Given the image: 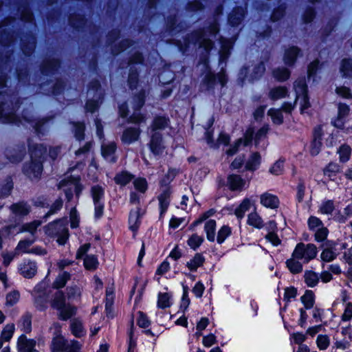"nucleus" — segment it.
Returning <instances> with one entry per match:
<instances>
[{
  "label": "nucleus",
  "instance_id": "nucleus-1",
  "mask_svg": "<svg viewBox=\"0 0 352 352\" xmlns=\"http://www.w3.org/2000/svg\"><path fill=\"white\" fill-rule=\"evenodd\" d=\"M4 102L0 104V122L12 123L16 125L25 124L24 122L31 124L37 134L43 133V128L45 129L47 125L48 120L42 119L35 122L30 118L24 116L22 118H19L14 112L16 109L19 107V100L15 94H8L5 92L3 95Z\"/></svg>",
  "mask_w": 352,
  "mask_h": 352
},
{
  "label": "nucleus",
  "instance_id": "nucleus-2",
  "mask_svg": "<svg viewBox=\"0 0 352 352\" xmlns=\"http://www.w3.org/2000/svg\"><path fill=\"white\" fill-rule=\"evenodd\" d=\"M29 150L31 161L25 164L23 173L30 179H38L43 170V162L47 149L42 144L32 145L29 143Z\"/></svg>",
  "mask_w": 352,
  "mask_h": 352
},
{
  "label": "nucleus",
  "instance_id": "nucleus-3",
  "mask_svg": "<svg viewBox=\"0 0 352 352\" xmlns=\"http://www.w3.org/2000/svg\"><path fill=\"white\" fill-rule=\"evenodd\" d=\"M219 24L216 19L205 30H199L192 34L188 38L186 45L192 43H199V47L204 48L206 52L210 50L213 46V42L207 38L208 36H215L219 32Z\"/></svg>",
  "mask_w": 352,
  "mask_h": 352
},
{
  "label": "nucleus",
  "instance_id": "nucleus-4",
  "mask_svg": "<svg viewBox=\"0 0 352 352\" xmlns=\"http://www.w3.org/2000/svg\"><path fill=\"white\" fill-rule=\"evenodd\" d=\"M91 196L94 205V217L100 219L104 214V188L100 185L91 186Z\"/></svg>",
  "mask_w": 352,
  "mask_h": 352
},
{
  "label": "nucleus",
  "instance_id": "nucleus-5",
  "mask_svg": "<svg viewBox=\"0 0 352 352\" xmlns=\"http://www.w3.org/2000/svg\"><path fill=\"white\" fill-rule=\"evenodd\" d=\"M317 253V248L314 244L299 243L296 245L292 256L298 259L302 260L304 263H308L316 256Z\"/></svg>",
  "mask_w": 352,
  "mask_h": 352
},
{
  "label": "nucleus",
  "instance_id": "nucleus-6",
  "mask_svg": "<svg viewBox=\"0 0 352 352\" xmlns=\"http://www.w3.org/2000/svg\"><path fill=\"white\" fill-rule=\"evenodd\" d=\"M46 234L51 236H56L59 245H64L69 236L67 228L60 221L50 223L46 228Z\"/></svg>",
  "mask_w": 352,
  "mask_h": 352
},
{
  "label": "nucleus",
  "instance_id": "nucleus-7",
  "mask_svg": "<svg viewBox=\"0 0 352 352\" xmlns=\"http://www.w3.org/2000/svg\"><path fill=\"white\" fill-rule=\"evenodd\" d=\"M226 82L227 77L223 69H221L217 74L209 72L206 74L203 80V85L208 91L214 90L218 85L223 87L226 85Z\"/></svg>",
  "mask_w": 352,
  "mask_h": 352
},
{
  "label": "nucleus",
  "instance_id": "nucleus-8",
  "mask_svg": "<svg viewBox=\"0 0 352 352\" xmlns=\"http://www.w3.org/2000/svg\"><path fill=\"white\" fill-rule=\"evenodd\" d=\"M144 98L145 92L142 91L133 98V108L134 113L129 117L130 122L139 124L145 122V116L139 112L140 109L144 104Z\"/></svg>",
  "mask_w": 352,
  "mask_h": 352
},
{
  "label": "nucleus",
  "instance_id": "nucleus-9",
  "mask_svg": "<svg viewBox=\"0 0 352 352\" xmlns=\"http://www.w3.org/2000/svg\"><path fill=\"white\" fill-rule=\"evenodd\" d=\"M294 89L296 94V101L300 100L301 110L304 111L310 107L307 96V86L305 78H299L295 81Z\"/></svg>",
  "mask_w": 352,
  "mask_h": 352
},
{
  "label": "nucleus",
  "instance_id": "nucleus-10",
  "mask_svg": "<svg viewBox=\"0 0 352 352\" xmlns=\"http://www.w3.org/2000/svg\"><path fill=\"white\" fill-rule=\"evenodd\" d=\"M18 270L21 275L26 278H31L37 272V265L34 261L24 259L19 264Z\"/></svg>",
  "mask_w": 352,
  "mask_h": 352
},
{
  "label": "nucleus",
  "instance_id": "nucleus-11",
  "mask_svg": "<svg viewBox=\"0 0 352 352\" xmlns=\"http://www.w3.org/2000/svg\"><path fill=\"white\" fill-rule=\"evenodd\" d=\"M246 184V181L239 175L231 174L227 177L226 186L231 191L241 192L245 189Z\"/></svg>",
  "mask_w": 352,
  "mask_h": 352
},
{
  "label": "nucleus",
  "instance_id": "nucleus-12",
  "mask_svg": "<svg viewBox=\"0 0 352 352\" xmlns=\"http://www.w3.org/2000/svg\"><path fill=\"white\" fill-rule=\"evenodd\" d=\"M116 144L113 142L103 143L101 146V153L102 157L109 162L113 163L117 160L116 152Z\"/></svg>",
  "mask_w": 352,
  "mask_h": 352
},
{
  "label": "nucleus",
  "instance_id": "nucleus-13",
  "mask_svg": "<svg viewBox=\"0 0 352 352\" xmlns=\"http://www.w3.org/2000/svg\"><path fill=\"white\" fill-rule=\"evenodd\" d=\"M149 147L154 155H160L163 153L164 146L162 141V135L160 132H154L152 134Z\"/></svg>",
  "mask_w": 352,
  "mask_h": 352
},
{
  "label": "nucleus",
  "instance_id": "nucleus-14",
  "mask_svg": "<svg viewBox=\"0 0 352 352\" xmlns=\"http://www.w3.org/2000/svg\"><path fill=\"white\" fill-rule=\"evenodd\" d=\"M36 342L32 339H28L25 335H21L17 342V349L20 352H38L35 349Z\"/></svg>",
  "mask_w": 352,
  "mask_h": 352
},
{
  "label": "nucleus",
  "instance_id": "nucleus-15",
  "mask_svg": "<svg viewBox=\"0 0 352 352\" xmlns=\"http://www.w3.org/2000/svg\"><path fill=\"white\" fill-rule=\"evenodd\" d=\"M260 202L262 206L270 209H276L279 206V199L275 195L265 192L261 195Z\"/></svg>",
  "mask_w": 352,
  "mask_h": 352
},
{
  "label": "nucleus",
  "instance_id": "nucleus-16",
  "mask_svg": "<svg viewBox=\"0 0 352 352\" xmlns=\"http://www.w3.org/2000/svg\"><path fill=\"white\" fill-rule=\"evenodd\" d=\"M170 189L168 187H165L162 189L161 193L158 196V201L160 209V216L164 214L168 210L170 202Z\"/></svg>",
  "mask_w": 352,
  "mask_h": 352
},
{
  "label": "nucleus",
  "instance_id": "nucleus-17",
  "mask_svg": "<svg viewBox=\"0 0 352 352\" xmlns=\"http://www.w3.org/2000/svg\"><path fill=\"white\" fill-rule=\"evenodd\" d=\"M140 131L139 129L130 127L126 129L122 135V141L125 143L130 144L139 138Z\"/></svg>",
  "mask_w": 352,
  "mask_h": 352
},
{
  "label": "nucleus",
  "instance_id": "nucleus-18",
  "mask_svg": "<svg viewBox=\"0 0 352 352\" xmlns=\"http://www.w3.org/2000/svg\"><path fill=\"white\" fill-rule=\"evenodd\" d=\"M245 14V8L241 7L235 8L229 16V23L232 26H237L243 21Z\"/></svg>",
  "mask_w": 352,
  "mask_h": 352
},
{
  "label": "nucleus",
  "instance_id": "nucleus-19",
  "mask_svg": "<svg viewBox=\"0 0 352 352\" xmlns=\"http://www.w3.org/2000/svg\"><path fill=\"white\" fill-rule=\"evenodd\" d=\"M140 209L137 208L135 210H131L129 217V229L135 234L140 225Z\"/></svg>",
  "mask_w": 352,
  "mask_h": 352
},
{
  "label": "nucleus",
  "instance_id": "nucleus-20",
  "mask_svg": "<svg viewBox=\"0 0 352 352\" xmlns=\"http://www.w3.org/2000/svg\"><path fill=\"white\" fill-rule=\"evenodd\" d=\"M220 42L221 44V50L219 52V62H226L228 56H230V51L232 47V42L230 40L221 38Z\"/></svg>",
  "mask_w": 352,
  "mask_h": 352
},
{
  "label": "nucleus",
  "instance_id": "nucleus-21",
  "mask_svg": "<svg viewBox=\"0 0 352 352\" xmlns=\"http://www.w3.org/2000/svg\"><path fill=\"white\" fill-rule=\"evenodd\" d=\"M60 67V62L57 59H52L45 61L42 67L41 72L43 75L54 74Z\"/></svg>",
  "mask_w": 352,
  "mask_h": 352
},
{
  "label": "nucleus",
  "instance_id": "nucleus-22",
  "mask_svg": "<svg viewBox=\"0 0 352 352\" xmlns=\"http://www.w3.org/2000/svg\"><path fill=\"white\" fill-rule=\"evenodd\" d=\"M204 256L200 253H197L192 259L187 262L186 266L190 271L196 272L198 267L204 265Z\"/></svg>",
  "mask_w": 352,
  "mask_h": 352
},
{
  "label": "nucleus",
  "instance_id": "nucleus-23",
  "mask_svg": "<svg viewBox=\"0 0 352 352\" xmlns=\"http://www.w3.org/2000/svg\"><path fill=\"white\" fill-rule=\"evenodd\" d=\"M66 346L67 342L63 336H57L53 338L51 345L52 352H63Z\"/></svg>",
  "mask_w": 352,
  "mask_h": 352
},
{
  "label": "nucleus",
  "instance_id": "nucleus-24",
  "mask_svg": "<svg viewBox=\"0 0 352 352\" xmlns=\"http://www.w3.org/2000/svg\"><path fill=\"white\" fill-rule=\"evenodd\" d=\"M10 210L16 216L23 217L30 212V206L25 203L21 202L12 204Z\"/></svg>",
  "mask_w": 352,
  "mask_h": 352
},
{
  "label": "nucleus",
  "instance_id": "nucleus-25",
  "mask_svg": "<svg viewBox=\"0 0 352 352\" xmlns=\"http://www.w3.org/2000/svg\"><path fill=\"white\" fill-rule=\"evenodd\" d=\"M300 49L297 47H291L287 49L284 55V62L287 65H292L299 54Z\"/></svg>",
  "mask_w": 352,
  "mask_h": 352
},
{
  "label": "nucleus",
  "instance_id": "nucleus-26",
  "mask_svg": "<svg viewBox=\"0 0 352 352\" xmlns=\"http://www.w3.org/2000/svg\"><path fill=\"white\" fill-rule=\"evenodd\" d=\"M298 260L292 255V258L286 261L287 267L291 273L296 274L302 271V265Z\"/></svg>",
  "mask_w": 352,
  "mask_h": 352
},
{
  "label": "nucleus",
  "instance_id": "nucleus-27",
  "mask_svg": "<svg viewBox=\"0 0 352 352\" xmlns=\"http://www.w3.org/2000/svg\"><path fill=\"white\" fill-rule=\"evenodd\" d=\"M252 206L251 200L248 198L244 199L240 205L235 209L234 214L239 219H242L247 211H248Z\"/></svg>",
  "mask_w": 352,
  "mask_h": 352
},
{
  "label": "nucleus",
  "instance_id": "nucleus-28",
  "mask_svg": "<svg viewBox=\"0 0 352 352\" xmlns=\"http://www.w3.org/2000/svg\"><path fill=\"white\" fill-rule=\"evenodd\" d=\"M247 223L248 225L258 229H261L264 226L263 219L256 212L248 214Z\"/></svg>",
  "mask_w": 352,
  "mask_h": 352
},
{
  "label": "nucleus",
  "instance_id": "nucleus-29",
  "mask_svg": "<svg viewBox=\"0 0 352 352\" xmlns=\"http://www.w3.org/2000/svg\"><path fill=\"white\" fill-rule=\"evenodd\" d=\"M169 119L164 116H157L154 118L151 129L154 132L157 130H163L168 126Z\"/></svg>",
  "mask_w": 352,
  "mask_h": 352
},
{
  "label": "nucleus",
  "instance_id": "nucleus-30",
  "mask_svg": "<svg viewBox=\"0 0 352 352\" xmlns=\"http://www.w3.org/2000/svg\"><path fill=\"white\" fill-rule=\"evenodd\" d=\"M287 94V89L285 87H277L272 88L269 92V97L273 100L285 98Z\"/></svg>",
  "mask_w": 352,
  "mask_h": 352
},
{
  "label": "nucleus",
  "instance_id": "nucleus-31",
  "mask_svg": "<svg viewBox=\"0 0 352 352\" xmlns=\"http://www.w3.org/2000/svg\"><path fill=\"white\" fill-rule=\"evenodd\" d=\"M334 210L333 201L330 199L323 201L318 208L319 213L327 215H332Z\"/></svg>",
  "mask_w": 352,
  "mask_h": 352
},
{
  "label": "nucleus",
  "instance_id": "nucleus-32",
  "mask_svg": "<svg viewBox=\"0 0 352 352\" xmlns=\"http://www.w3.org/2000/svg\"><path fill=\"white\" fill-rule=\"evenodd\" d=\"M204 230L206 233L207 239L210 241H214L215 239L216 221L210 219L206 222Z\"/></svg>",
  "mask_w": 352,
  "mask_h": 352
},
{
  "label": "nucleus",
  "instance_id": "nucleus-33",
  "mask_svg": "<svg viewBox=\"0 0 352 352\" xmlns=\"http://www.w3.org/2000/svg\"><path fill=\"white\" fill-rule=\"evenodd\" d=\"M305 283L309 287H314L319 282L320 276L318 274L312 271H306L304 275Z\"/></svg>",
  "mask_w": 352,
  "mask_h": 352
},
{
  "label": "nucleus",
  "instance_id": "nucleus-34",
  "mask_svg": "<svg viewBox=\"0 0 352 352\" xmlns=\"http://www.w3.org/2000/svg\"><path fill=\"white\" fill-rule=\"evenodd\" d=\"M59 189H63L66 199L70 201L73 198L74 189L72 188V183L70 181L62 180L58 184Z\"/></svg>",
  "mask_w": 352,
  "mask_h": 352
},
{
  "label": "nucleus",
  "instance_id": "nucleus-35",
  "mask_svg": "<svg viewBox=\"0 0 352 352\" xmlns=\"http://www.w3.org/2000/svg\"><path fill=\"white\" fill-rule=\"evenodd\" d=\"M71 330L73 335L77 338H81L85 335V331L82 322L78 320H74L71 322Z\"/></svg>",
  "mask_w": 352,
  "mask_h": 352
},
{
  "label": "nucleus",
  "instance_id": "nucleus-36",
  "mask_svg": "<svg viewBox=\"0 0 352 352\" xmlns=\"http://www.w3.org/2000/svg\"><path fill=\"white\" fill-rule=\"evenodd\" d=\"M65 305V297L63 292L60 291L56 292L52 302V307L58 310Z\"/></svg>",
  "mask_w": 352,
  "mask_h": 352
},
{
  "label": "nucleus",
  "instance_id": "nucleus-37",
  "mask_svg": "<svg viewBox=\"0 0 352 352\" xmlns=\"http://www.w3.org/2000/svg\"><path fill=\"white\" fill-rule=\"evenodd\" d=\"M59 318L61 320H67L76 314V308L69 305H65L63 308L58 309Z\"/></svg>",
  "mask_w": 352,
  "mask_h": 352
},
{
  "label": "nucleus",
  "instance_id": "nucleus-38",
  "mask_svg": "<svg viewBox=\"0 0 352 352\" xmlns=\"http://www.w3.org/2000/svg\"><path fill=\"white\" fill-rule=\"evenodd\" d=\"M340 70L343 77L352 78V60L346 58L343 59Z\"/></svg>",
  "mask_w": 352,
  "mask_h": 352
},
{
  "label": "nucleus",
  "instance_id": "nucleus-39",
  "mask_svg": "<svg viewBox=\"0 0 352 352\" xmlns=\"http://www.w3.org/2000/svg\"><path fill=\"white\" fill-rule=\"evenodd\" d=\"M261 163V155L258 153H253L245 164L246 169L254 170L257 169Z\"/></svg>",
  "mask_w": 352,
  "mask_h": 352
},
{
  "label": "nucleus",
  "instance_id": "nucleus-40",
  "mask_svg": "<svg viewBox=\"0 0 352 352\" xmlns=\"http://www.w3.org/2000/svg\"><path fill=\"white\" fill-rule=\"evenodd\" d=\"M300 300L303 303L305 309H309L314 305V294L311 290H307L304 295L301 296Z\"/></svg>",
  "mask_w": 352,
  "mask_h": 352
},
{
  "label": "nucleus",
  "instance_id": "nucleus-41",
  "mask_svg": "<svg viewBox=\"0 0 352 352\" xmlns=\"http://www.w3.org/2000/svg\"><path fill=\"white\" fill-rule=\"evenodd\" d=\"M70 279V274L68 272H63L58 276L56 280L53 283L54 288H63L67 282Z\"/></svg>",
  "mask_w": 352,
  "mask_h": 352
},
{
  "label": "nucleus",
  "instance_id": "nucleus-42",
  "mask_svg": "<svg viewBox=\"0 0 352 352\" xmlns=\"http://www.w3.org/2000/svg\"><path fill=\"white\" fill-rule=\"evenodd\" d=\"M170 295L168 293H160L158 294L157 307L160 309H166L170 307Z\"/></svg>",
  "mask_w": 352,
  "mask_h": 352
},
{
  "label": "nucleus",
  "instance_id": "nucleus-43",
  "mask_svg": "<svg viewBox=\"0 0 352 352\" xmlns=\"http://www.w3.org/2000/svg\"><path fill=\"white\" fill-rule=\"evenodd\" d=\"M133 179V175L127 173V172H122L119 174H117L115 177V182L116 184L125 186L129 184Z\"/></svg>",
  "mask_w": 352,
  "mask_h": 352
},
{
  "label": "nucleus",
  "instance_id": "nucleus-44",
  "mask_svg": "<svg viewBox=\"0 0 352 352\" xmlns=\"http://www.w3.org/2000/svg\"><path fill=\"white\" fill-rule=\"evenodd\" d=\"M340 170V166L338 164L330 163L324 170V175L331 180L335 179V176Z\"/></svg>",
  "mask_w": 352,
  "mask_h": 352
},
{
  "label": "nucleus",
  "instance_id": "nucleus-45",
  "mask_svg": "<svg viewBox=\"0 0 352 352\" xmlns=\"http://www.w3.org/2000/svg\"><path fill=\"white\" fill-rule=\"evenodd\" d=\"M307 225L309 230L313 232L324 227L323 222L315 216L309 217L307 220Z\"/></svg>",
  "mask_w": 352,
  "mask_h": 352
},
{
  "label": "nucleus",
  "instance_id": "nucleus-46",
  "mask_svg": "<svg viewBox=\"0 0 352 352\" xmlns=\"http://www.w3.org/2000/svg\"><path fill=\"white\" fill-rule=\"evenodd\" d=\"M274 77L279 81H285L289 78L290 72L284 67H278L273 71Z\"/></svg>",
  "mask_w": 352,
  "mask_h": 352
},
{
  "label": "nucleus",
  "instance_id": "nucleus-47",
  "mask_svg": "<svg viewBox=\"0 0 352 352\" xmlns=\"http://www.w3.org/2000/svg\"><path fill=\"white\" fill-rule=\"evenodd\" d=\"M13 188V184L10 178H7L4 184L0 185V198L8 197Z\"/></svg>",
  "mask_w": 352,
  "mask_h": 352
},
{
  "label": "nucleus",
  "instance_id": "nucleus-48",
  "mask_svg": "<svg viewBox=\"0 0 352 352\" xmlns=\"http://www.w3.org/2000/svg\"><path fill=\"white\" fill-rule=\"evenodd\" d=\"M352 216V204L348 205L344 209V214H341L340 212H338L333 217V219L340 223H344L348 217Z\"/></svg>",
  "mask_w": 352,
  "mask_h": 352
},
{
  "label": "nucleus",
  "instance_id": "nucleus-49",
  "mask_svg": "<svg viewBox=\"0 0 352 352\" xmlns=\"http://www.w3.org/2000/svg\"><path fill=\"white\" fill-rule=\"evenodd\" d=\"M232 233V229L228 226H223L217 233V241L218 243H222L227 237Z\"/></svg>",
  "mask_w": 352,
  "mask_h": 352
},
{
  "label": "nucleus",
  "instance_id": "nucleus-50",
  "mask_svg": "<svg viewBox=\"0 0 352 352\" xmlns=\"http://www.w3.org/2000/svg\"><path fill=\"white\" fill-rule=\"evenodd\" d=\"M267 113L272 118L274 124H280L283 123V116L281 109H270Z\"/></svg>",
  "mask_w": 352,
  "mask_h": 352
},
{
  "label": "nucleus",
  "instance_id": "nucleus-51",
  "mask_svg": "<svg viewBox=\"0 0 352 352\" xmlns=\"http://www.w3.org/2000/svg\"><path fill=\"white\" fill-rule=\"evenodd\" d=\"M329 230L325 226L314 231V240L318 243H324L327 241Z\"/></svg>",
  "mask_w": 352,
  "mask_h": 352
},
{
  "label": "nucleus",
  "instance_id": "nucleus-52",
  "mask_svg": "<svg viewBox=\"0 0 352 352\" xmlns=\"http://www.w3.org/2000/svg\"><path fill=\"white\" fill-rule=\"evenodd\" d=\"M327 243L328 241H326V245H327ZM320 257L324 262H331L336 258V254L327 245L322 252Z\"/></svg>",
  "mask_w": 352,
  "mask_h": 352
},
{
  "label": "nucleus",
  "instance_id": "nucleus-53",
  "mask_svg": "<svg viewBox=\"0 0 352 352\" xmlns=\"http://www.w3.org/2000/svg\"><path fill=\"white\" fill-rule=\"evenodd\" d=\"M316 345L321 350L327 349L330 344V339L327 335H319L316 338Z\"/></svg>",
  "mask_w": 352,
  "mask_h": 352
},
{
  "label": "nucleus",
  "instance_id": "nucleus-54",
  "mask_svg": "<svg viewBox=\"0 0 352 352\" xmlns=\"http://www.w3.org/2000/svg\"><path fill=\"white\" fill-rule=\"evenodd\" d=\"M20 326L24 332H30L32 329V318L29 314H26L22 316L20 320Z\"/></svg>",
  "mask_w": 352,
  "mask_h": 352
},
{
  "label": "nucleus",
  "instance_id": "nucleus-55",
  "mask_svg": "<svg viewBox=\"0 0 352 352\" xmlns=\"http://www.w3.org/2000/svg\"><path fill=\"white\" fill-rule=\"evenodd\" d=\"M14 330L15 327L14 324H6L1 332L0 338L5 341H9L12 337Z\"/></svg>",
  "mask_w": 352,
  "mask_h": 352
},
{
  "label": "nucleus",
  "instance_id": "nucleus-56",
  "mask_svg": "<svg viewBox=\"0 0 352 352\" xmlns=\"http://www.w3.org/2000/svg\"><path fill=\"white\" fill-rule=\"evenodd\" d=\"M98 265L97 258L94 255H87L84 258V265L89 270H95Z\"/></svg>",
  "mask_w": 352,
  "mask_h": 352
},
{
  "label": "nucleus",
  "instance_id": "nucleus-57",
  "mask_svg": "<svg viewBox=\"0 0 352 352\" xmlns=\"http://www.w3.org/2000/svg\"><path fill=\"white\" fill-rule=\"evenodd\" d=\"M338 153L340 155V161L345 162L348 161L350 157L351 148L349 146L344 144L340 147Z\"/></svg>",
  "mask_w": 352,
  "mask_h": 352
},
{
  "label": "nucleus",
  "instance_id": "nucleus-58",
  "mask_svg": "<svg viewBox=\"0 0 352 352\" xmlns=\"http://www.w3.org/2000/svg\"><path fill=\"white\" fill-rule=\"evenodd\" d=\"M204 241V238L197 234H192L188 240V245L193 250L199 248Z\"/></svg>",
  "mask_w": 352,
  "mask_h": 352
},
{
  "label": "nucleus",
  "instance_id": "nucleus-59",
  "mask_svg": "<svg viewBox=\"0 0 352 352\" xmlns=\"http://www.w3.org/2000/svg\"><path fill=\"white\" fill-rule=\"evenodd\" d=\"M74 135L78 140L84 139L85 125L81 122H74Z\"/></svg>",
  "mask_w": 352,
  "mask_h": 352
},
{
  "label": "nucleus",
  "instance_id": "nucleus-60",
  "mask_svg": "<svg viewBox=\"0 0 352 352\" xmlns=\"http://www.w3.org/2000/svg\"><path fill=\"white\" fill-rule=\"evenodd\" d=\"M284 169V161L279 160L276 161L270 168V172L274 175H280L283 173Z\"/></svg>",
  "mask_w": 352,
  "mask_h": 352
},
{
  "label": "nucleus",
  "instance_id": "nucleus-61",
  "mask_svg": "<svg viewBox=\"0 0 352 352\" xmlns=\"http://www.w3.org/2000/svg\"><path fill=\"white\" fill-rule=\"evenodd\" d=\"M35 46L36 39L34 37L31 36L28 39V44L27 45L24 43H23L22 50L25 54L29 55L34 50Z\"/></svg>",
  "mask_w": 352,
  "mask_h": 352
},
{
  "label": "nucleus",
  "instance_id": "nucleus-62",
  "mask_svg": "<svg viewBox=\"0 0 352 352\" xmlns=\"http://www.w3.org/2000/svg\"><path fill=\"white\" fill-rule=\"evenodd\" d=\"M41 225L40 221H34L29 223H25L22 226V231L28 232L32 234H34L38 228V227Z\"/></svg>",
  "mask_w": 352,
  "mask_h": 352
},
{
  "label": "nucleus",
  "instance_id": "nucleus-63",
  "mask_svg": "<svg viewBox=\"0 0 352 352\" xmlns=\"http://www.w3.org/2000/svg\"><path fill=\"white\" fill-rule=\"evenodd\" d=\"M20 294L18 291H12L6 296V304L10 306L15 305L19 300Z\"/></svg>",
  "mask_w": 352,
  "mask_h": 352
},
{
  "label": "nucleus",
  "instance_id": "nucleus-64",
  "mask_svg": "<svg viewBox=\"0 0 352 352\" xmlns=\"http://www.w3.org/2000/svg\"><path fill=\"white\" fill-rule=\"evenodd\" d=\"M67 291V296L69 298H76L81 295V288L77 285L68 287Z\"/></svg>",
  "mask_w": 352,
  "mask_h": 352
}]
</instances>
